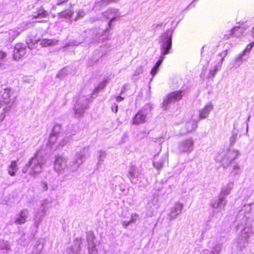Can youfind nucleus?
I'll return each instance as SVG.
<instances>
[{
  "instance_id": "nucleus-1",
  "label": "nucleus",
  "mask_w": 254,
  "mask_h": 254,
  "mask_svg": "<svg viewBox=\"0 0 254 254\" xmlns=\"http://www.w3.org/2000/svg\"><path fill=\"white\" fill-rule=\"evenodd\" d=\"M162 44L161 49L163 50V55L168 54L172 46V33L171 32H165L162 34Z\"/></svg>"
},
{
  "instance_id": "nucleus-2",
  "label": "nucleus",
  "mask_w": 254,
  "mask_h": 254,
  "mask_svg": "<svg viewBox=\"0 0 254 254\" xmlns=\"http://www.w3.org/2000/svg\"><path fill=\"white\" fill-rule=\"evenodd\" d=\"M182 91L179 90L171 92L168 93L163 101L164 106H167L175 101H179L182 99Z\"/></svg>"
},
{
  "instance_id": "nucleus-3",
  "label": "nucleus",
  "mask_w": 254,
  "mask_h": 254,
  "mask_svg": "<svg viewBox=\"0 0 254 254\" xmlns=\"http://www.w3.org/2000/svg\"><path fill=\"white\" fill-rule=\"evenodd\" d=\"M49 16V12L42 6L37 7L31 14L33 19L46 18Z\"/></svg>"
},
{
  "instance_id": "nucleus-4",
  "label": "nucleus",
  "mask_w": 254,
  "mask_h": 254,
  "mask_svg": "<svg viewBox=\"0 0 254 254\" xmlns=\"http://www.w3.org/2000/svg\"><path fill=\"white\" fill-rule=\"evenodd\" d=\"M26 54V49L20 44H16L13 51V58L15 60L21 59Z\"/></svg>"
},
{
  "instance_id": "nucleus-5",
  "label": "nucleus",
  "mask_w": 254,
  "mask_h": 254,
  "mask_svg": "<svg viewBox=\"0 0 254 254\" xmlns=\"http://www.w3.org/2000/svg\"><path fill=\"white\" fill-rule=\"evenodd\" d=\"M193 141L191 139L189 138L185 140L182 142L180 146V151L182 152H189L192 150Z\"/></svg>"
},
{
  "instance_id": "nucleus-6",
  "label": "nucleus",
  "mask_w": 254,
  "mask_h": 254,
  "mask_svg": "<svg viewBox=\"0 0 254 254\" xmlns=\"http://www.w3.org/2000/svg\"><path fill=\"white\" fill-rule=\"evenodd\" d=\"M247 27L245 26L244 25L243 23L240 24V23L239 22L238 25L235 26L231 29L229 30L228 31V33L224 35V37L226 39H228L230 37H231L232 35H233L235 32L238 31L239 29H242V32H244V31L247 29Z\"/></svg>"
},
{
  "instance_id": "nucleus-7",
  "label": "nucleus",
  "mask_w": 254,
  "mask_h": 254,
  "mask_svg": "<svg viewBox=\"0 0 254 254\" xmlns=\"http://www.w3.org/2000/svg\"><path fill=\"white\" fill-rule=\"evenodd\" d=\"M146 116L141 111H139L134 116L132 120L133 124L143 123L145 121Z\"/></svg>"
},
{
  "instance_id": "nucleus-8",
  "label": "nucleus",
  "mask_w": 254,
  "mask_h": 254,
  "mask_svg": "<svg viewBox=\"0 0 254 254\" xmlns=\"http://www.w3.org/2000/svg\"><path fill=\"white\" fill-rule=\"evenodd\" d=\"M183 207V205L182 203H176L171 210V216L172 218H175V217H176L178 214H179L181 213Z\"/></svg>"
},
{
  "instance_id": "nucleus-9",
  "label": "nucleus",
  "mask_w": 254,
  "mask_h": 254,
  "mask_svg": "<svg viewBox=\"0 0 254 254\" xmlns=\"http://www.w3.org/2000/svg\"><path fill=\"white\" fill-rule=\"evenodd\" d=\"M212 109V106L210 105H206L201 111L199 112V117L201 119H204L207 117L210 110Z\"/></svg>"
},
{
  "instance_id": "nucleus-10",
  "label": "nucleus",
  "mask_w": 254,
  "mask_h": 254,
  "mask_svg": "<svg viewBox=\"0 0 254 254\" xmlns=\"http://www.w3.org/2000/svg\"><path fill=\"white\" fill-rule=\"evenodd\" d=\"M18 167L17 165L16 162L15 161H12L10 165L8 168V174L11 176H14L15 175V172L17 170Z\"/></svg>"
},
{
  "instance_id": "nucleus-11",
  "label": "nucleus",
  "mask_w": 254,
  "mask_h": 254,
  "mask_svg": "<svg viewBox=\"0 0 254 254\" xmlns=\"http://www.w3.org/2000/svg\"><path fill=\"white\" fill-rule=\"evenodd\" d=\"M27 213L24 211H21L19 214V217L17 218L15 222L18 224L24 223L26 221Z\"/></svg>"
},
{
  "instance_id": "nucleus-12",
  "label": "nucleus",
  "mask_w": 254,
  "mask_h": 254,
  "mask_svg": "<svg viewBox=\"0 0 254 254\" xmlns=\"http://www.w3.org/2000/svg\"><path fill=\"white\" fill-rule=\"evenodd\" d=\"M73 12L71 9L64 10L58 13L60 17L64 18H70L72 17Z\"/></svg>"
},
{
  "instance_id": "nucleus-13",
  "label": "nucleus",
  "mask_w": 254,
  "mask_h": 254,
  "mask_svg": "<svg viewBox=\"0 0 254 254\" xmlns=\"http://www.w3.org/2000/svg\"><path fill=\"white\" fill-rule=\"evenodd\" d=\"M164 57L163 56H160V59L157 62L155 65L152 68L151 70V74L154 76L157 72L158 68L161 64L162 61L163 60Z\"/></svg>"
},
{
  "instance_id": "nucleus-14",
  "label": "nucleus",
  "mask_w": 254,
  "mask_h": 254,
  "mask_svg": "<svg viewBox=\"0 0 254 254\" xmlns=\"http://www.w3.org/2000/svg\"><path fill=\"white\" fill-rule=\"evenodd\" d=\"M6 55V52L3 51H0V65H2L3 64Z\"/></svg>"
},
{
  "instance_id": "nucleus-15",
  "label": "nucleus",
  "mask_w": 254,
  "mask_h": 254,
  "mask_svg": "<svg viewBox=\"0 0 254 254\" xmlns=\"http://www.w3.org/2000/svg\"><path fill=\"white\" fill-rule=\"evenodd\" d=\"M53 44V41L52 40L48 39H43L41 42V44L43 46H50Z\"/></svg>"
},
{
  "instance_id": "nucleus-16",
  "label": "nucleus",
  "mask_w": 254,
  "mask_h": 254,
  "mask_svg": "<svg viewBox=\"0 0 254 254\" xmlns=\"http://www.w3.org/2000/svg\"><path fill=\"white\" fill-rule=\"evenodd\" d=\"M11 91L9 89H5L4 90L3 96L6 95L7 96V97L5 98L3 97L4 99H7V98H9L11 96Z\"/></svg>"
},
{
  "instance_id": "nucleus-17",
  "label": "nucleus",
  "mask_w": 254,
  "mask_h": 254,
  "mask_svg": "<svg viewBox=\"0 0 254 254\" xmlns=\"http://www.w3.org/2000/svg\"><path fill=\"white\" fill-rule=\"evenodd\" d=\"M254 45V42L250 43L247 46V47L245 49L244 52H250L251 50V49H252Z\"/></svg>"
},
{
  "instance_id": "nucleus-18",
  "label": "nucleus",
  "mask_w": 254,
  "mask_h": 254,
  "mask_svg": "<svg viewBox=\"0 0 254 254\" xmlns=\"http://www.w3.org/2000/svg\"><path fill=\"white\" fill-rule=\"evenodd\" d=\"M119 0H102L101 1L102 2L105 4V5H107V4H109L110 3H114V2H116L118 1Z\"/></svg>"
},
{
  "instance_id": "nucleus-19",
  "label": "nucleus",
  "mask_w": 254,
  "mask_h": 254,
  "mask_svg": "<svg viewBox=\"0 0 254 254\" xmlns=\"http://www.w3.org/2000/svg\"><path fill=\"white\" fill-rule=\"evenodd\" d=\"M37 153L34 154L33 157H32L30 159V160L29 161V162L28 163V165L30 166L32 164V161L34 159H37Z\"/></svg>"
},
{
  "instance_id": "nucleus-20",
  "label": "nucleus",
  "mask_w": 254,
  "mask_h": 254,
  "mask_svg": "<svg viewBox=\"0 0 254 254\" xmlns=\"http://www.w3.org/2000/svg\"><path fill=\"white\" fill-rule=\"evenodd\" d=\"M69 0H58L57 5H60L67 2Z\"/></svg>"
},
{
  "instance_id": "nucleus-21",
  "label": "nucleus",
  "mask_w": 254,
  "mask_h": 254,
  "mask_svg": "<svg viewBox=\"0 0 254 254\" xmlns=\"http://www.w3.org/2000/svg\"><path fill=\"white\" fill-rule=\"evenodd\" d=\"M36 167H38L39 168V170H37V171H35V173H39V172H40L41 171V167H42V163H38L36 166Z\"/></svg>"
},
{
  "instance_id": "nucleus-22",
  "label": "nucleus",
  "mask_w": 254,
  "mask_h": 254,
  "mask_svg": "<svg viewBox=\"0 0 254 254\" xmlns=\"http://www.w3.org/2000/svg\"><path fill=\"white\" fill-rule=\"evenodd\" d=\"M124 99V97H122V96H118L117 97H116V101L117 102H121L122 101H123V100Z\"/></svg>"
},
{
  "instance_id": "nucleus-23",
  "label": "nucleus",
  "mask_w": 254,
  "mask_h": 254,
  "mask_svg": "<svg viewBox=\"0 0 254 254\" xmlns=\"http://www.w3.org/2000/svg\"><path fill=\"white\" fill-rule=\"evenodd\" d=\"M5 115L4 113H2L0 115V122H2L5 119Z\"/></svg>"
},
{
  "instance_id": "nucleus-24",
  "label": "nucleus",
  "mask_w": 254,
  "mask_h": 254,
  "mask_svg": "<svg viewBox=\"0 0 254 254\" xmlns=\"http://www.w3.org/2000/svg\"><path fill=\"white\" fill-rule=\"evenodd\" d=\"M112 110L117 112L118 111V105L117 104H115V105L112 107Z\"/></svg>"
},
{
  "instance_id": "nucleus-25",
  "label": "nucleus",
  "mask_w": 254,
  "mask_h": 254,
  "mask_svg": "<svg viewBox=\"0 0 254 254\" xmlns=\"http://www.w3.org/2000/svg\"><path fill=\"white\" fill-rule=\"evenodd\" d=\"M32 39L31 38L29 39L27 42V44L29 45V44H30L29 41H30L31 42H32Z\"/></svg>"
},
{
  "instance_id": "nucleus-26",
  "label": "nucleus",
  "mask_w": 254,
  "mask_h": 254,
  "mask_svg": "<svg viewBox=\"0 0 254 254\" xmlns=\"http://www.w3.org/2000/svg\"><path fill=\"white\" fill-rule=\"evenodd\" d=\"M252 34H253V36L254 37V27L253 28V29H252Z\"/></svg>"
},
{
  "instance_id": "nucleus-27",
  "label": "nucleus",
  "mask_w": 254,
  "mask_h": 254,
  "mask_svg": "<svg viewBox=\"0 0 254 254\" xmlns=\"http://www.w3.org/2000/svg\"><path fill=\"white\" fill-rule=\"evenodd\" d=\"M45 188H45L46 190H47L48 189V187H47V185L46 184L45 185Z\"/></svg>"
},
{
  "instance_id": "nucleus-28",
  "label": "nucleus",
  "mask_w": 254,
  "mask_h": 254,
  "mask_svg": "<svg viewBox=\"0 0 254 254\" xmlns=\"http://www.w3.org/2000/svg\"><path fill=\"white\" fill-rule=\"evenodd\" d=\"M225 55H227V53H228V51L227 50H225Z\"/></svg>"
},
{
  "instance_id": "nucleus-29",
  "label": "nucleus",
  "mask_w": 254,
  "mask_h": 254,
  "mask_svg": "<svg viewBox=\"0 0 254 254\" xmlns=\"http://www.w3.org/2000/svg\"><path fill=\"white\" fill-rule=\"evenodd\" d=\"M37 40H35V43H37Z\"/></svg>"
}]
</instances>
